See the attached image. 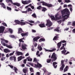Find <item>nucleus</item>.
<instances>
[{"label":"nucleus","mask_w":75,"mask_h":75,"mask_svg":"<svg viewBox=\"0 0 75 75\" xmlns=\"http://www.w3.org/2000/svg\"><path fill=\"white\" fill-rule=\"evenodd\" d=\"M61 13H62V17L64 18V20L68 18H69V16H69V14L70 13V12L69 11V10H68V9L65 8L63 10L61 11ZM66 14L68 15V16L67 15H65L64 16V14Z\"/></svg>","instance_id":"1"},{"label":"nucleus","mask_w":75,"mask_h":75,"mask_svg":"<svg viewBox=\"0 0 75 75\" xmlns=\"http://www.w3.org/2000/svg\"><path fill=\"white\" fill-rule=\"evenodd\" d=\"M6 1H7V2H10L13 5H14L15 6H18V7H19L20 6V4L17 2L13 3L12 0H6Z\"/></svg>","instance_id":"2"},{"label":"nucleus","mask_w":75,"mask_h":75,"mask_svg":"<svg viewBox=\"0 0 75 75\" xmlns=\"http://www.w3.org/2000/svg\"><path fill=\"white\" fill-rule=\"evenodd\" d=\"M51 59H52V62H53V61H54L57 59V57L56 56V54H55V53H53L52 54L51 57Z\"/></svg>","instance_id":"3"},{"label":"nucleus","mask_w":75,"mask_h":75,"mask_svg":"<svg viewBox=\"0 0 75 75\" xmlns=\"http://www.w3.org/2000/svg\"><path fill=\"white\" fill-rule=\"evenodd\" d=\"M64 60H62L61 61V65L62 66L60 68V71H62L64 70V69L65 67V64H64Z\"/></svg>","instance_id":"4"},{"label":"nucleus","mask_w":75,"mask_h":75,"mask_svg":"<svg viewBox=\"0 0 75 75\" xmlns=\"http://www.w3.org/2000/svg\"><path fill=\"white\" fill-rule=\"evenodd\" d=\"M52 25V23L50 20H47V23L46 24V26H48V27H50Z\"/></svg>","instance_id":"5"},{"label":"nucleus","mask_w":75,"mask_h":75,"mask_svg":"<svg viewBox=\"0 0 75 75\" xmlns=\"http://www.w3.org/2000/svg\"><path fill=\"white\" fill-rule=\"evenodd\" d=\"M42 67V65L41 64L37 62V64H35V68H41Z\"/></svg>","instance_id":"6"},{"label":"nucleus","mask_w":75,"mask_h":75,"mask_svg":"<svg viewBox=\"0 0 75 75\" xmlns=\"http://www.w3.org/2000/svg\"><path fill=\"white\" fill-rule=\"evenodd\" d=\"M5 29V27L3 26H0V34L3 33V32L4 31Z\"/></svg>","instance_id":"7"},{"label":"nucleus","mask_w":75,"mask_h":75,"mask_svg":"<svg viewBox=\"0 0 75 75\" xmlns=\"http://www.w3.org/2000/svg\"><path fill=\"white\" fill-rule=\"evenodd\" d=\"M22 4H29V3H31V0L25 1H22Z\"/></svg>","instance_id":"8"},{"label":"nucleus","mask_w":75,"mask_h":75,"mask_svg":"<svg viewBox=\"0 0 75 75\" xmlns=\"http://www.w3.org/2000/svg\"><path fill=\"white\" fill-rule=\"evenodd\" d=\"M9 59L10 61H14L15 62H16V56H11L9 58Z\"/></svg>","instance_id":"9"},{"label":"nucleus","mask_w":75,"mask_h":75,"mask_svg":"<svg viewBox=\"0 0 75 75\" xmlns=\"http://www.w3.org/2000/svg\"><path fill=\"white\" fill-rule=\"evenodd\" d=\"M40 36L35 37L33 38V42H35V41L37 42V41H38V39H40Z\"/></svg>","instance_id":"10"},{"label":"nucleus","mask_w":75,"mask_h":75,"mask_svg":"<svg viewBox=\"0 0 75 75\" xmlns=\"http://www.w3.org/2000/svg\"><path fill=\"white\" fill-rule=\"evenodd\" d=\"M66 45H67L66 43L64 44H62V46L60 48V50H65V48L64 47V46H66Z\"/></svg>","instance_id":"11"},{"label":"nucleus","mask_w":75,"mask_h":75,"mask_svg":"<svg viewBox=\"0 0 75 75\" xmlns=\"http://www.w3.org/2000/svg\"><path fill=\"white\" fill-rule=\"evenodd\" d=\"M59 16V14L58 13H57L55 16V18L57 20H60L61 18V16H59V17H58V16Z\"/></svg>","instance_id":"12"},{"label":"nucleus","mask_w":75,"mask_h":75,"mask_svg":"<svg viewBox=\"0 0 75 75\" xmlns=\"http://www.w3.org/2000/svg\"><path fill=\"white\" fill-rule=\"evenodd\" d=\"M59 34L56 35V36L54 37L53 40H57L58 38H59Z\"/></svg>","instance_id":"13"},{"label":"nucleus","mask_w":75,"mask_h":75,"mask_svg":"<svg viewBox=\"0 0 75 75\" xmlns=\"http://www.w3.org/2000/svg\"><path fill=\"white\" fill-rule=\"evenodd\" d=\"M21 35H22V37H27L28 35V33L27 32L25 33H22L21 34Z\"/></svg>","instance_id":"14"},{"label":"nucleus","mask_w":75,"mask_h":75,"mask_svg":"<svg viewBox=\"0 0 75 75\" xmlns=\"http://www.w3.org/2000/svg\"><path fill=\"white\" fill-rule=\"evenodd\" d=\"M45 51L46 52L48 51V52H53V51H56V49L54 48L52 50H47V49H45Z\"/></svg>","instance_id":"15"},{"label":"nucleus","mask_w":75,"mask_h":75,"mask_svg":"<svg viewBox=\"0 0 75 75\" xmlns=\"http://www.w3.org/2000/svg\"><path fill=\"white\" fill-rule=\"evenodd\" d=\"M24 57H23L22 56H20L18 58V61H21V59H24Z\"/></svg>","instance_id":"16"},{"label":"nucleus","mask_w":75,"mask_h":75,"mask_svg":"<svg viewBox=\"0 0 75 75\" xmlns=\"http://www.w3.org/2000/svg\"><path fill=\"white\" fill-rule=\"evenodd\" d=\"M26 45L24 44L22 45V50H26L27 48H26Z\"/></svg>","instance_id":"17"},{"label":"nucleus","mask_w":75,"mask_h":75,"mask_svg":"<svg viewBox=\"0 0 75 75\" xmlns=\"http://www.w3.org/2000/svg\"><path fill=\"white\" fill-rule=\"evenodd\" d=\"M62 44V41H61L60 42L58 43L57 44V48H58V49H59L60 48V47L61 45V44Z\"/></svg>","instance_id":"18"},{"label":"nucleus","mask_w":75,"mask_h":75,"mask_svg":"<svg viewBox=\"0 0 75 75\" xmlns=\"http://www.w3.org/2000/svg\"><path fill=\"white\" fill-rule=\"evenodd\" d=\"M40 3H42V5H43V6H47V3L46 2H45L44 1H40Z\"/></svg>","instance_id":"19"},{"label":"nucleus","mask_w":75,"mask_h":75,"mask_svg":"<svg viewBox=\"0 0 75 75\" xmlns=\"http://www.w3.org/2000/svg\"><path fill=\"white\" fill-rule=\"evenodd\" d=\"M4 51L5 53H8V52H10V50L7 49H5L4 50Z\"/></svg>","instance_id":"20"},{"label":"nucleus","mask_w":75,"mask_h":75,"mask_svg":"<svg viewBox=\"0 0 75 75\" xmlns=\"http://www.w3.org/2000/svg\"><path fill=\"white\" fill-rule=\"evenodd\" d=\"M39 25L41 27V28H43V27H45V24L44 23H41L39 24Z\"/></svg>","instance_id":"21"},{"label":"nucleus","mask_w":75,"mask_h":75,"mask_svg":"<svg viewBox=\"0 0 75 75\" xmlns=\"http://www.w3.org/2000/svg\"><path fill=\"white\" fill-rule=\"evenodd\" d=\"M23 32V30L21 28H20L18 29V34H20V33H22Z\"/></svg>","instance_id":"22"},{"label":"nucleus","mask_w":75,"mask_h":75,"mask_svg":"<svg viewBox=\"0 0 75 75\" xmlns=\"http://www.w3.org/2000/svg\"><path fill=\"white\" fill-rule=\"evenodd\" d=\"M56 64H57V62H54L53 63V66L54 68H57V65L55 66Z\"/></svg>","instance_id":"23"},{"label":"nucleus","mask_w":75,"mask_h":75,"mask_svg":"<svg viewBox=\"0 0 75 75\" xmlns=\"http://www.w3.org/2000/svg\"><path fill=\"white\" fill-rule=\"evenodd\" d=\"M23 71L24 74H26L27 72L28 71V69L27 68H24L23 70Z\"/></svg>","instance_id":"24"},{"label":"nucleus","mask_w":75,"mask_h":75,"mask_svg":"<svg viewBox=\"0 0 75 75\" xmlns=\"http://www.w3.org/2000/svg\"><path fill=\"white\" fill-rule=\"evenodd\" d=\"M16 54H17V55H23V53L17 51L16 52Z\"/></svg>","instance_id":"25"},{"label":"nucleus","mask_w":75,"mask_h":75,"mask_svg":"<svg viewBox=\"0 0 75 75\" xmlns=\"http://www.w3.org/2000/svg\"><path fill=\"white\" fill-rule=\"evenodd\" d=\"M13 70L15 71V73H16V74H17V71L18 70V69L16 68V67H14L13 68Z\"/></svg>","instance_id":"26"},{"label":"nucleus","mask_w":75,"mask_h":75,"mask_svg":"<svg viewBox=\"0 0 75 75\" xmlns=\"http://www.w3.org/2000/svg\"><path fill=\"white\" fill-rule=\"evenodd\" d=\"M59 27H57L56 28V29H54V31H57V32H59Z\"/></svg>","instance_id":"27"},{"label":"nucleus","mask_w":75,"mask_h":75,"mask_svg":"<svg viewBox=\"0 0 75 75\" xmlns=\"http://www.w3.org/2000/svg\"><path fill=\"white\" fill-rule=\"evenodd\" d=\"M68 66H67L64 69V72H65L66 71H68Z\"/></svg>","instance_id":"28"},{"label":"nucleus","mask_w":75,"mask_h":75,"mask_svg":"<svg viewBox=\"0 0 75 75\" xmlns=\"http://www.w3.org/2000/svg\"><path fill=\"white\" fill-rule=\"evenodd\" d=\"M0 5H1V6L3 8H6V6H5V5H4V4L3 3H0Z\"/></svg>","instance_id":"29"},{"label":"nucleus","mask_w":75,"mask_h":75,"mask_svg":"<svg viewBox=\"0 0 75 75\" xmlns=\"http://www.w3.org/2000/svg\"><path fill=\"white\" fill-rule=\"evenodd\" d=\"M67 52V50H64L61 51L62 53V54H64V55H66V53L65 52Z\"/></svg>","instance_id":"30"},{"label":"nucleus","mask_w":75,"mask_h":75,"mask_svg":"<svg viewBox=\"0 0 75 75\" xmlns=\"http://www.w3.org/2000/svg\"><path fill=\"white\" fill-rule=\"evenodd\" d=\"M15 21L16 24H20V21L18 20H15Z\"/></svg>","instance_id":"31"},{"label":"nucleus","mask_w":75,"mask_h":75,"mask_svg":"<svg viewBox=\"0 0 75 75\" xmlns=\"http://www.w3.org/2000/svg\"><path fill=\"white\" fill-rule=\"evenodd\" d=\"M6 47L8 48H10V49H11V48H13V47L11 45H8L7 44H6Z\"/></svg>","instance_id":"32"},{"label":"nucleus","mask_w":75,"mask_h":75,"mask_svg":"<svg viewBox=\"0 0 75 75\" xmlns=\"http://www.w3.org/2000/svg\"><path fill=\"white\" fill-rule=\"evenodd\" d=\"M38 48L39 49V51H42V48L41 47V46H39L38 47Z\"/></svg>","instance_id":"33"},{"label":"nucleus","mask_w":75,"mask_h":75,"mask_svg":"<svg viewBox=\"0 0 75 75\" xmlns=\"http://www.w3.org/2000/svg\"><path fill=\"white\" fill-rule=\"evenodd\" d=\"M21 25H25V22H20V23L19 24Z\"/></svg>","instance_id":"34"},{"label":"nucleus","mask_w":75,"mask_h":75,"mask_svg":"<svg viewBox=\"0 0 75 75\" xmlns=\"http://www.w3.org/2000/svg\"><path fill=\"white\" fill-rule=\"evenodd\" d=\"M1 40L2 41H5V42L6 43H8V40H5V39H3V38H1Z\"/></svg>","instance_id":"35"},{"label":"nucleus","mask_w":75,"mask_h":75,"mask_svg":"<svg viewBox=\"0 0 75 75\" xmlns=\"http://www.w3.org/2000/svg\"><path fill=\"white\" fill-rule=\"evenodd\" d=\"M42 11H44V12H45L47 10V8L44 7H42Z\"/></svg>","instance_id":"36"},{"label":"nucleus","mask_w":75,"mask_h":75,"mask_svg":"<svg viewBox=\"0 0 75 75\" xmlns=\"http://www.w3.org/2000/svg\"><path fill=\"white\" fill-rule=\"evenodd\" d=\"M27 59L28 61H32V60H33V59L31 58L30 57H27Z\"/></svg>","instance_id":"37"},{"label":"nucleus","mask_w":75,"mask_h":75,"mask_svg":"<svg viewBox=\"0 0 75 75\" xmlns=\"http://www.w3.org/2000/svg\"><path fill=\"white\" fill-rule=\"evenodd\" d=\"M32 16L33 17H34V18H37V16L36 15V14L35 13H33V14L32 15Z\"/></svg>","instance_id":"38"},{"label":"nucleus","mask_w":75,"mask_h":75,"mask_svg":"<svg viewBox=\"0 0 75 75\" xmlns=\"http://www.w3.org/2000/svg\"><path fill=\"white\" fill-rule=\"evenodd\" d=\"M46 6H47V7H52V5L51 4H47Z\"/></svg>","instance_id":"39"},{"label":"nucleus","mask_w":75,"mask_h":75,"mask_svg":"<svg viewBox=\"0 0 75 75\" xmlns=\"http://www.w3.org/2000/svg\"><path fill=\"white\" fill-rule=\"evenodd\" d=\"M39 42H41V41H45V39L43 38H40L39 40Z\"/></svg>","instance_id":"40"},{"label":"nucleus","mask_w":75,"mask_h":75,"mask_svg":"<svg viewBox=\"0 0 75 75\" xmlns=\"http://www.w3.org/2000/svg\"><path fill=\"white\" fill-rule=\"evenodd\" d=\"M50 18H51L52 20H55V18L54 17V16H50Z\"/></svg>","instance_id":"41"},{"label":"nucleus","mask_w":75,"mask_h":75,"mask_svg":"<svg viewBox=\"0 0 75 75\" xmlns=\"http://www.w3.org/2000/svg\"><path fill=\"white\" fill-rule=\"evenodd\" d=\"M32 11V9H31L30 8H28L27 10V11L28 12H29V11Z\"/></svg>","instance_id":"42"},{"label":"nucleus","mask_w":75,"mask_h":75,"mask_svg":"<svg viewBox=\"0 0 75 75\" xmlns=\"http://www.w3.org/2000/svg\"><path fill=\"white\" fill-rule=\"evenodd\" d=\"M7 9L9 11H11V8L8 6H7Z\"/></svg>","instance_id":"43"},{"label":"nucleus","mask_w":75,"mask_h":75,"mask_svg":"<svg viewBox=\"0 0 75 75\" xmlns=\"http://www.w3.org/2000/svg\"><path fill=\"white\" fill-rule=\"evenodd\" d=\"M51 61H52V60H51V59H47V63H50V62H51Z\"/></svg>","instance_id":"44"},{"label":"nucleus","mask_w":75,"mask_h":75,"mask_svg":"<svg viewBox=\"0 0 75 75\" xmlns=\"http://www.w3.org/2000/svg\"><path fill=\"white\" fill-rule=\"evenodd\" d=\"M33 62H38V60L36 58H34L33 60Z\"/></svg>","instance_id":"45"},{"label":"nucleus","mask_w":75,"mask_h":75,"mask_svg":"<svg viewBox=\"0 0 75 75\" xmlns=\"http://www.w3.org/2000/svg\"><path fill=\"white\" fill-rule=\"evenodd\" d=\"M30 69L31 72H34L33 69L32 67H30Z\"/></svg>","instance_id":"46"},{"label":"nucleus","mask_w":75,"mask_h":75,"mask_svg":"<svg viewBox=\"0 0 75 75\" xmlns=\"http://www.w3.org/2000/svg\"><path fill=\"white\" fill-rule=\"evenodd\" d=\"M41 8H42L41 6H39L37 7V9H38V10H40Z\"/></svg>","instance_id":"47"},{"label":"nucleus","mask_w":75,"mask_h":75,"mask_svg":"<svg viewBox=\"0 0 75 75\" xmlns=\"http://www.w3.org/2000/svg\"><path fill=\"white\" fill-rule=\"evenodd\" d=\"M9 37L12 38H15V36L14 35H10Z\"/></svg>","instance_id":"48"},{"label":"nucleus","mask_w":75,"mask_h":75,"mask_svg":"<svg viewBox=\"0 0 75 75\" xmlns=\"http://www.w3.org/2000/svg\"><path fill=\"white\" fill-rule=\"evenodd\" d=\"M3 41H2V40L1 41V43L2 44V45L4 46H6V43H4Z\"/></svg>","instance_id":"49"},{"label":"nucleus","mask_w":75,"mask_h":75,"mask_svg":"<svg viewBox=\"0 0 75 75\" xmlns=\"http://www.w3.org/2000/svg\"><path fill=\"white\" fill-rule=\"evenodd\" d=\"M15 52V51H13V52L12 53H10L9 54L10 56H11L12 55H14V53Z\"/></svg>","instance_id":"50"},{"label":"nucleus","mask_w":75,"mask_h":75,"mask_svg":"<svg viewBox=\"0 0 75 75\" xmlns=\"http://www.w3.org/2000/svg\"><path fill=\"white\" fill-rule=\"evenodd\" d=\"M9 31H10L11 33H13V30L11 28H9Z\"/></svg>","instance_id":"51"},{"label":"nucleus","mask_w":75,"mask_h":75,"mask_svg":"<svg viewBox=\"0 0 75 75\" xmlns=\"http://www.w3.org/2000/svg\"><path fill=\"white\" fill-rule=\"evenodd\" d=\"M27 62V59H24L23 60V63L25 64Z\"/></svg>","instance_id":"52"},{"label":"nucleus","mask_w":75,"mask_h":75,"mask_svg":"<svg viewBox=\"0 0 75 75\" xmlns=\"http://www.w3.org/2000/svg\"><path fill=\"white\" fill-rule=\"evenodd\" d=\"M70 1L69 0H65V3H69L70 2Z\"/></svg>","instance_id":"53"},{"label":"nucleus","mask_w":75,"mask_h":75,"mask_svg":"<svg viewBox=\"0 0 75 75\" xmlns=\"http://www.w3.org/2000/svg\"><path fill=\"white\" fill-rule=\"evenodd\" d=\"M2 24H3V25H4V26H6V27H7V24H6V23H3Z\"/></svg>","instance_id":"54"},{"label":"nucleus","mask_w":75,"mask_h":75,"mask_svg":"<svg viewBox=\"0 0 75 75\" xmlns=\"http://www.w3.org/2000/svg\"><path fill=\"white\" fill-rule=\"evenodd\" d=\"M57 22H58V23H59V24H61V23H62V20H60V21H57Z\"/></svg>","instance_id":"55"},{"label":"nucleus","mask_w":75,"mask_h":75,"mask_svg":"<svg viewBox=\"0 0 75 75\" xmlns=\"http://www.w3.org/2000/svg\"><path fill=\"white\" fill-rule=\"evenodd\" d=\"M6 59V57H2V58L1 59V61H3V60L5 59Z\"/></svg>","instance_id":"56"},{"label":"nucleus","mask_w":75,"mask_h":75,"mask_svg":"<svg viewBox=\"0 0 75 75\" xmlns=\"http://www.w3.org/2000/svg\"><path fill=\"white\" fill-rule=\"evenodd\" d=\"M8 66H9V67H10V68H11L12 69H13V65H8Z\"/></svg>","instance_id":"57"},{"label":"nucleus","mask_w":75,"mask_h":75,"mask_svg":"<svg viewBox=\"0 0 75 75\" xmlns=\"http://www.w3.org/2000/svg\"><path fill=\"white\" fill-rule=\"evenodd\" d=\"M29 23H34V22L32 21H29Z\"/></svg>","instance_id":"58"},{"label":"nucleus","mask_w":75,"mask_h":75,"mask_svg":"<svg viewBox=\"0 0 75 75\" xmlns=\"http://www.w3.org/2000/svg\"><path fill=\"white\" fill-rule=\"evenodd\" d=\"M35 64H33L32 63V64H31V65H31V66L32 67H35Z\"/></svg>","instance_id":"59"},{"label":"nucleus","mask_w":75,"mask_h":75,"mask_svg":"<svg viewBox=\"0 0 75 75\" xmlns=\"http://www.w3.org/2000/svg\"><path fill=\"white\" fill-rule=\"evenodd\" d=\"M66 41L65 40H63L62 41V43H65V42H66Z\"/></svg>","instance_id":"60"},{"label":"nucleus","mask_w":75,"mask_h":75,"mask_svg":"<svg viewBox=\"0 0 75 75\" xmlns=\"http://www.w3.org/2000/svg\"><path fill=\"white\" fill-rule=\"evenodd\" d=\"M68 30H69V28H66L64 29V31H68Z\"/></svg>","instance_id":"61"},{"label":"nucleus","mask_w":75,"mask_h":75,"mask_svg":"<svg viewBox=\"0 0 75 75\" xmlns=\"http://www.w3.org/2000/svg\"><path fill=\"white\" fill-rule=\"evenodd\" d=\"M73 33H75V28L73 29L72 30Z\"/></svg>","instance_id":"62"},{"label":"nucleus","mask_w":75,"mask_h":75,"mask_svg":"<svg viewBox=\"0 0 75 75\" xmlns=\"http://www.w3.org/2000/svg\"><path fill=\"white\" fill-rule=\"evenodd\" d=\"M32 31L33 33H36V31L34 30H32Z\"/></svg>","instance_id":"63"},{"label":"nucleus","mask_w":75,"mask_h":75,"mask_svg":"<svg viewBox=\"0 0 75 75\" xmlns=\"http://www.w3.org/2000/svg\"><path fill=\"white\" fill-rule=\"evenodd\" d=\"M71 22H69L68 23V25H71Z\"/></svg>","instance_id":"64"}]
</instances>
